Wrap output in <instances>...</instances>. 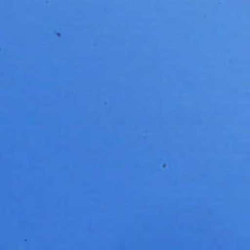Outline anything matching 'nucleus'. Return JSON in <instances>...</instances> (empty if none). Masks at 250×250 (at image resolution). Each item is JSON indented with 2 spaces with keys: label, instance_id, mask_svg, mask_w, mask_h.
Wrapping results in <instances>:
<instances>
[{
  "label": "nucleus",
  "instance_id": "obj_19",
  "mask_svg": "<svg viewBox=\"0 0 250 250\" xmlns=\"http://www.w3.org/2000/svg\"><path fill=\"white\" fill-rule=\"evenodd\" d=\"M63 29H64V20H63Z\"/></svg>",
  "mask_w": 250,
  "mask_h": 250
},
{
  "label": "nucleus",
  "instance_id": "obj_1",
  "mask_svg": "<svg viewBox=\"0 0 250 250\" xmlns=\"http://www.w3.org/2000/svg\"><path fill=\"white\" fill-rule=\"evenodd\" d=\"M63 94H64V82H63Z\"/></svg>",
  "mask_w": 250,
  "mask_h": 250
},
{
  "label": "nucleus",
  "instance_id": "obj_12",
  "mask_svg": "<svg viewBox=\"0 0 250 250\" xmlns=\"http://www.w3.org/2000/svg\"><path fill=\"white\" fill-rule=\"evenodd\" d=\"M63 94H64V82H63Z\"/></svg>",
  "mask_w": 250,
  "mask_h": 250
},
{
  "label": "nucleus",
  "instance_id": "obj_24",
  "mask_svg": "<svg viewBox=\"0 0 250 250\" xmlns=\"http://www.w3.org/2000/svg\"><path fill=\"white\" fill-rule=\"evenodd\" d=\"M63 60H64V57H63Z\"/></svg>",
  "mask_w": 250,
  "mask_h": 250
},
{
  "label": "nucleus",
  "instance_id": "obj_3",
  "mask_svg": "<svg viewBox=\"0 0 250 250\" xmlns=\"http://www.w3.org/2000/svg\"><path fill=\"white\" fill-rule=\"evenodd\" d=\"M63 94H64V82H63Z\"/></svg>",
  "mask_w": 250,
  "mask_h": 250
},
{
  "label": "nucleus",
  "instance_id": "obj_21",
  "mask_svg": "<svg viewBox=\"0 0 250 250\" xmlns=\"http://www.w3.org/2000/svg\"><path fill=\"white\" fill-rule=\"evenodd\" d=\"M63 29H64V20H63Z\"/></svg>",
  "mask_w": 250,
  "mask_h": 250
},
{
  "label": "nucleus",
  "instance_id": "obj_4",
  "mask_svg": "<svg viewBox=\"0 0 250 250\" xmlns=\"http://www.w3.org/2000/svg\"><path fill=\"white\" fill-rule=\"evenodd\" d=\"M63 94H64V82H63Z\"/></svg>",
  "mask_w": 250,
  "mask_h": 250
},
{
  "label": "nucleus",
  "instance_id": "obj_8",
  "mask_svg": "<svg viewBox=\"0 0 250 250\" xmlns=\"http://www.w3.org/2000/svg\"><path fill=\"white\" fill-rule=\"evenodd\" d=\"M63 94H64V82H63Z\"/></svg>",
  "mask_w": 250,
  "mask_h": 250
},
{
  "label": "nucleus",
  "instance_id": "obj_23",
  "mask_svg": "<svg viewBox=\"0 0 250 250\" xmlns=\"http://www.w3.org/2000/svg\"><path fill=\"white\" fill-rule=\"evenodd\" d=\"M63 60H64V57H63Z\"/></svg>",
  "mask_w": 250,
  "mask_h": 250
},
{
  "label": "nucleus",
  "instance_id": "obj_6",
  "mask_svg": "<svg viewBox=\"0 0 250 250\" xmlns=\"http://www.w3.org/2000/svg\"><path fill=\"white\" fill-rule=\"evenodd\" d=\"M63 94H64V82H63Z\"/></svg>",
  "mask_w": 250,
  "mask_h": 250
},
{
  "label": "nucleus",
  "instance_id": "obj_28",
  "mask_svg": "<svg viewBox=\"0 0 250 250\" xmlns=\"http://www.w3.org/2000/svg\"><path fill=\"white\" fill-rule=\"evenodd\" d=\"M63 164H64V162H63Z\"/></svg>",
  "mask_w": 250,
  "mask_h": 250
},
{
  "label": "nucleus",
  "instance_id": "obj_18",
  "mask_svg": "<svg viewBox=\"0 0 250 250\" xmlns=\"http://www.w3.org/2000/svg\"><path fill=\"white\" fill-rule=\"evenodd\" d=\"M63 29H64V20H63Z\"/></svg>",
  "mask_w": 250,
  "mask_h": 250
},
{
  "label": "nucleus",
  "instance_id": "obj_30",
  "mask_svg": "<svg viewBox=\"0 0 250 250\" xmlns=\"http://www.w3.org/2000/svg\"><path fill=\"white\" fill-rule=\"evenodd\" d=\"M63 250H64V248H63Z\"/></svg>",
  "mask_w": 250,
  "mask_h": 250
},
{
  "label": "nucleus",
  "instance_id": "obj_13",
  "mask_svg": "<svg viewBox=\"0 0 250 250\" xmlns=\"http://www.w3.org/2000/svg\"><path fill=\"white\" fill-rule=\"evenodd\" d=\"M63 29H64V20H63Z\"/></svg>",
  "mask_w": 250,
  "mask_h": 250
},
{
  "label": "nucleus",
  "instance_id": "obj_2",
  "mask_svg": "<svg viewBox=\"0 0 250 250\" xmlns=\"http://www.w3.org/2000/svg\"><path fill=\"white\" fill-rule=\"evenodd\" d=\"M63 94H64V82H63Z\"/></svg>",
  "mask_w": 250,
  "mask_h": 250
},
{
  "label": "nucleus",
  "instance_id": "obj_20",
  "mask_svg": "<svg viewBox=\"0 0 250 250\" xmlns=\"http://www.w3.org/2000/svg\"><path fill=\"white\" fill-rule=\"evenodd\" d=\"M63 29H64V20H63Z\"/></svg>",
  "mask_w": 250,
  "mask_h": 250
},
{
  "label": "nucleus",
  "instance_id": "obj_17",
  "mask_svg": "<svg viewBox=\"0 0 250 250\" xmlns=\"http://www.w3.org/2000/svg\"><path fill=\"white\" fill-rule=\"evenodd\" d=\"M63 29H64V20H63Z\"/></svg>",
  "mask_w": 250,
  "mask_h": 250
},
{
  "label": "nucleus",
  "instance_id": "obj_11",
  "mask_svg": "<svg viewBox=\"0 0 250 250\" xmlns=\"http://www.w3.org/2000/svg\"><path fill=\"white\" fill-rule=\"evenodd\" d=\"M63 94H64V82H63Z\"/></svg>",
  "mask_w": 250,
  "mask_h": 250
},
{
  "label": "nucleus",
  "instance_id": "obj_10",
  "mask_svg": "<svg viewBox=\"0 0 250 250\" xmlns=\"http://www.w3.org/2000/svg\"><path fill=\"white\" fill-rule=\"evenodd\" d=\"M63 94H64V82H63Z\"/></svg>",
  "mask_w": 250,
  "mask_h": 250
},
{
  "label": "nucleus",
  "instance_id": "obj_25",
  "mask_svg": "<svg viewBox=\"0 0 250 250\" xmlns=\"http://www.w3.org/2000/svg\"><path fill=\"white\" fill-rule=\"evenodd\" d=\"M64 63H63V67H64Z\"/></svg>",
  "mask_w": 250,
  "mask_h": 250
},
{
  "label": "nucleus",
  "instance_id": "obj_29",
  "mask_svg": "<svg viewBox=\"0 0 250 250\" xmlns=\"http://www.w3.org/2000/svg\"><path fill=\"white\" fill-rule=\"evenodd\" d=\"M63 180L64 179V177L63 178Z\"/></svg>",
  "mask_w": 250,
  "mask_h": 250
},
{
  "label": "nucleus",
  "instance_id": "obj_26",
  "mask_svg": "<svg viewBox=\"0 0 250 250\" xmlns=\"http://www.w3.org/2000/svg\"><path fill=\"white\" fill-rule=\"evenodd\" d=\"M65 141V140H64V139L63 138V141Z\"/></svg>",
  "mask_w": 250,
  "mask_h": 250
},
{
  "label": "nucleus",
  "instance_id": "obj_5",
  "mask_svg": "<svg viewBox=\"0 0 250 250\" xmlns=\"http://www.w3.org/2000/svg\"><path fill=\"white\" fill-rule=\"evenodd\" d=\"M63 94H64V82H63Z\"/></svg>",
  "mask_w": 250,
  "mask_h": 250
},
{
  "label": "nucleus",
  "instance_id": "obj_7",
  "mask_svg": "<svg viewBox=\"0 0 250 250\" xmlns=\"http://www.w3.org/2000/svg\"><path fill=\"white\" fill-rule=\"evenodd\" d=\"M63 94H64V82H63Z\"/></svg>",
  "mask_w": 250,
  "mask_h": 250
},
{
  "label": "nucleus",
  "instance_id": "obj_22",
  "mask_svg": "<svg viewBox=\"0 0 250 250\" xmlns=\"http://www.w3.org/2000/svg\"><path fill=\"white\" fill-rule=\"evenodd\" d=\"M63 60H64V57H63Z\"/></svg>",
  "mask_w": 250,
  "mask_h": 250
},
{
  "label": "nucleus",
  "instance_id": "obj_9",
  "mask_svg": "<svg viewBox=\"0 0 250 250\" xmlns=\"http://www.w3.org/2000/svg\"><path fill=\"white\" fill-rule=\"evenodd\" d=\"M63 94H64V82H63Z\"/></svg>",
  "mask_w": 250,
  "mask_h": 250
},
{
  "label": "nucleus",
  "instance_id": "obj_16",
  "mask_svg": "<svg viewBox=\"0 0 250 250\" xmlns=\"http://www.w3.org/2000/svg\"><path fill=\"white\" fill-rule=\"evenodd\" d=\"M63 29H64V20H63Z\"/></svg>",
  "mask_w": 250,
  "mask_h": 250
},
{
  "label": "nucleus",
  "instance_id": "obj_15",
  "mask_svg": "<svg viewBox=\"0 0 250 250\" xmlns=\"http://www.w3.org/2000/svg\"><path fill=\"white\" fill-rule=\"evenodd\" d=\"M63 29H64V20H63Z\"/></svg>",
  "mask_w": 250,
  "mask_h": 250
},
{
  "label": "nucleus",
  "instance_id": "obj_27",
  "mask_svg": "<svg viewBox=\"0 0 250 250\" xmlns=\"http://www.w3.org/2000/svg\"><path fill=\"white\" fill-rule=\"evenodd\" d=\"M63 146H64V144L63 145Z\"/></svg>",
  "mask_w": 250,
  "mask_h": 250
},
{
  "label": "nucleus",
  "instance_id": "obj_14",
  "mask_svg": "<svg viewBox=\"0 0 250 250\" xmlns=\"http://www.w3.org/2000/svg\"><path fill=\"white\" fill-rule=\"evenodd\" d=\"M63 29H64V20H63Z\"/></svg>",
  "mask_w": 250,
  "mask_h": 250
}]
</instances>
